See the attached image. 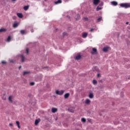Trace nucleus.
<instances>
[{
	"label": "nucleus",
	"mask_w": 130,
	"mask_h": 130,
	"mask_svg": "<svg viewBox=\"0 0 130 130\" xmlns=\"http://www.w3.org/2000/svg\"><path fill=\"white\" fill-rule=\"evenodd\" d=\"M93 31H94V28H91L90 29V32H93Z\"/></svg>",
	"instance_id": "34"
},
{
	"label": "nucleus",
	"mask_w": 130,
	"mask_h": 130,
	"mask_svg": "<svg viewBox=\"0 0 130 130\" xmlns=\"http://www.w3.org/2000/svg\"><path fill=\"white\" fill-rule=\"evenodd\" d=\"M26 53L28 54L29 53V48H27L26 49Z\"/></svg>",
	"instance_id": "31"
},
{
	"label": "nucleus",
	"mask_w": 130,
	"mask_h": 130,
	"mask_svg": "<svg viewBox=\"0 0 130 130\" xmlns=\"http://www.w3.org/2000/svg\"><path fill=\"white\" fill-rule=\"evenodd\" d=\"M11 39H12V38L11 37V36H8V37L7 38L8 42H10V41H11Z\"/></svg>",
	"instance_id": "22"
},
{
	"label": "nucleus",
	"mask_w": 130,
	"mask_h": 130,
	"mask_svg": "<svg viewBox=\"0 0 130 130\" xmlns=\"http://www.w3.org/2000/svg\"><path fill=\"white\" fill-rule=\"evenodd\" d=\"M121 8H125V9H127L130 8V4L128 3H121L120 4Z\"/></svg>",
	"instance_id": "1"
},
{
	"label": "nucleus",
	"mask_w": 130,
	"mask_h": 130,
	"mask_svg": "<svg viewBox=\"0 0 130 130\" xmlns=\"http://www.w3.org/2000/svg\"><path fill=\"white\" fill-rule=\"evenodd\" d=\"M20 57L21 58L22 62H24V61H25V57L24 56V55L23 54L21 55Z\"/></svg>",
	"instance_id": "9"
},
{
	"label": "nucleus",
	"mask_w": 130,
	"mask_h": 130,
	"mask_svg": "<svg viewBox=\"0 0 130 130\" xmlns=\"http://www.w3.org/2000/svg\"><path fill=\"white\" fill-rule=\"evenodd\" d=\"M18 26H19V23L18 22H14V23L13 25V28H17V27H18Z\"/></svg>",
	"instance_id": "7"
},
{
	"label": "nucleus",
	"mask_w": 130,
	"mask_h": 130,
	"mask_svg": "<svg viewBox=\"0 0 130 130\" xmlns=\"http://www.w3.org/2000/svg\"><path fill=\"white\" fill-rule=\"evenodd\" d=\"M45 1V2H47V0H44Z\"/></svg>",
	"instance_id": "42"
},
{
	"label": "nucleus",
	"mask_w": 130,
	"mask_h": 130,
	"mask_svg": "<svg viewBox=\"0 0 130 130\" xmlns=\"http://www.w3.org/2000/svg\"><path fill=\"white\" fill-rule=\"evenodd\" d=\"M111 5H112V6H117L118 3L117 2H115V1H113L111 2Z\"/></svg>",
	"instance_id": "10"
},
{
	"label": "nucleus",
	"mask_w": 130,
	"mask_h": 130,
	"mask_svg": "<svg viewBox=\"0 0 130 130\" xmlns=\"http://www.w3.org/2000/svg\"><path fill=\"white\" fill-rule=\"evenodd\" d=\"M109 49V47H104L103 49V51H104V52H107V51H108V49Z\"/></svg>",
	"instance_id": "8"
},
{
	"label": "nucleus",
	"mask_w": 130,
	"mask_h": 130,
	"mask_svg": "<svg viewBox=\"0 0 130 130\" xmlns=\"http://www.w3.org/2000/svg\"><path fill=\"white\" fill-rule=\"evenodd\" d=\"M2 63L3 64H5L7 63V62H6V61H2Z\"/></svg>",
	"instance_id": "32"
},
{
	"label": "nucleus",
	"mask_w": 130,
	"mask_h": 130,
	"mask_svg": "<svg viewBox=\"0 0 130 130\" xmlns=\"http://www.w3.org/2000/svg\"><path fill=\"white\" fill-rule=\"evenodd\" d=\"M69 97H70V93H66L64 95V98L65 99H68Z\"/></svg>",
	"instance_id": "11"
},
{
	"label": "nucleus",
	"mask_w": 130,
	"mask_h": 130,
	"mask_svg": "<svg viewBox=\"0 0 130 130\" xmlns=\"http://www.w3.org/2000/svg\"><path fill=\"white\" fill-rule=\"evenodd\" d=\"M56 111H57V109L55 108H52V112H53V113H55V112H56Z\"/></svg>",
	"instance_id": "15"
},
{
	"label": "nucleus",
	"mask_w": 130,
	"mask_h": 130,
	"mask_svg": "<svg viewBox=\"0 0 130 130\" xmlns=\"http://www.w3.org/2000/svg\"><path fill=\"white\" fill-rule=\"evenodd\" d=\"M17 0H12V2H16Z\"/></svg>",
	"instance_id": "41"
},
{
	"label": "nucleus",
	"mask_w": 130,
	"mask_h": 130,
	"mask_svg": "<svg viewBox=\"0 0 130 130\" xmlns=\"http://www.w3.org/2000/svg\"><path fill=\"white\" fill-rule=\"evenodd\" d=\"M85 103L87 105H90V104H91V101L87 99L85 100Z\"/></svg>",
	"instance_id": "3"
},
{
	"label": "nucleus",
	"mask_w": 130,
	"mask_h": 130,
	"mask_svg": "<svg viewBox=\"0 0 130 130\" xmlns=\"http://www.w3.org/2000/svg\"><path fill=\"white\" fill-rule=\"evenodd\" d=\"M61 0H58L54 2L55 5H58V4H61Z\"/></svg>",
	"instance_id": "14"
},
{
	"label": "nucleus",
	"mask_w": 130,
	"mask_h": 130,
	"mask_svg": "<svg viewBox=\"0 0 130 130\" xmlns=\"http://www.w3.org/2000/svg\"><path fill=\"white\" fill-rule=\"evenodd\" d=\"M97 53V49L93 48H92V52H91L92 54H96Z\"/></svg>",
	"instance_id": "4"
},
{
	"label": "nucleus",
	"mask_w": 130,
	"mask_h": 130,
	"mask_svg": "<svg viewBox=\"0 0 130 130\" xmlns=\"http://www.w3.org/2000/svg\"><path fill=\"white\" fill-rule=\"evenodd\" d=\"M81 57L82 56H81V55H80V54H78L76 55L75 59H76V60H79V59H81Z\"/></svg>",
	"instance_id": "5"
},
{
	"label": "nucleus",
	"mask_w": 130,
	"mask_h": 130,
	"mask_svg": "<svg viewBox=\"0 0 130 130\" xmlns=\"http://www.w3.org/2000/svg\"><path fill=\"white\" fill-rule=\"evenodd\" d=\"M7 29L6 28H1L0 29V33H2V32H6Z\"/></svg>",
	"instance_id": "16"
},
{
	"label": "nucleus",
	"mask_w": 130,
	"mask_h": 130,
	"mask_svg": "<svg viewBox=\"0 0 130 130\" xmlns=\"http://www.w3.org/2000/svg\"><path fill=\"white\" fill-rule=\"evenodd\" d=\"M81 121H82V122H86V119L82 118L81 119Z\"/></svg>",
	"instance_id": "29"
},
{
	"label": "nucleus",
	"mask_w": 130,
	"mask_h": 130,
	"mask_svg": "<svg viewBox=\"0 0 130 130\" xmlns=\"http://www.w3.org/2000/svg\"><path fill=\"white\" fill-rule=\"evenodd\" d=\"M23 9H24V11H27L28 10V9H29V6H25L23 7Z\"/></svg>",
	"instance_id": "21"
},
{
	"label": "nucleus",
	"mask_w": 130,
	"mask_h": 130,
	"mask_svg": "<svg viewBox=\"0 0 130 130\" xmlns=\"http://www.w3.org/2000/svg\"><path fill=\"white\" fill-rule=\"evenodd\" d=\"M100 3V0H93V4L95 5H98Z\"/></svg>",
	"instance_id": "6"
},
{
	"label": "nucleus",
	"mask_w": 130,
	"mask_h": 130,
	"mask_svg": "<svg viewBox=\"0 0 130 130\" xmlns=\"http://www.w3.org/2000/svg\"><path fill=\"white\" fill-rule=\"evenodd\" d=\"M12 98H13V96H10L9 97V101H10V102H11V103L13 102V100H12Z\"/></svg>",
	"instance_id": "23"
},
{
	"label": "nucleus",
	"mask_w": 130,
	"mask_h": 130,
	"mask_svg": "<svg viewBox=\"0 0 130 130\" xmlns=\"http://www.w3.org/2000/svg\"><path fill=\"white\" fill-rule=\"evenodd\" d=\"M30 85L31 86H34V85H35V83L34 82H32L30 83Z\"/></svg>",
	"instance_id": "30"
},
{
	"label": "nucleus",
	"mask_w": 130,
	"mask_h": 130,
	"mask_svg": "<svg viewBox=\"0 0 130 130\" xmlns=\"http://www.w3.org/2000/svg\"><path fill=\"white\" fill-rule=\"evenodd\" d=\"M100 10H102V7H100L99 6H98L96 9V11L98 12V11H100Z\"/></svg>",
	"instance_id": "20"
},
{
	"label": "nucleus",
	"mask_w": 130,
	"mask_h": 130,
	"mask_svg": "<svg viewBox=\"0 0 130 130\" xmlns=\"http://www.w3.org/2000/svg\"><path fill=\"white\" fill-rule=\"evenodd\" d=\"M63 35H67V32H63Z\"/></svg>",
	"instance_id": "36"
},
{
	"label": "nucleus",
	"mask_w": 130,
	"mask_h": 130,
	"mask_svg": "<svg viewBox=\"0 0 130 130\" xmlns=\"http://www.w3.org/2000/svg\"><path fill=\"white\" fill-rule=\"evenodd\" d=\"M31 32L32 33V32H34V30L31 29Z\"/></svg>",
	"instance_id": "37"
},
{
	"label": "nucleus",
	"mask_w": 130,
	"mask_h": 130,
	"mask_svg": "<svg viewBox=\"0 0 130 130\" xmlns=\"http://www.w3.org/2000/svg\"><path fill=\"white\" fill-rule=\"evenodd\" d=\"M71 112H74V111H72Z\"/></svg>",
	"instance_id": "43"
},
{
	"label": "nucleus",
	"mask_w": 130,
	"mask_h": 130,
	"mask_svg": "<svg viewBox=\"0 0 130 130\" xmlns=\"http://www.w3.org/2000/svg\"><path fill=\"white\" fill-rule=\"evenodd\" d=\"M126 25H128V22H126Z\"/></svg>",
	"instance_id": "38"
},
{
	"label": "nucleus",
	"mask_w": 130,
	"mask_h": 130,
	"mask_svg": "<svg viewBox=\"0 0 130 130\" xmlns=\"http://www.w3.org/2000/svg\"><path fill=\"white\" fill-rule=\"evenodd\" d=\"M76 17V20H79V19H80V15L77 14Z\"/></svg>",
	"instance_id": "26"
},
{
	"label": "nucleus",
	"mask_w": 130,
	"mask_h": 130,
	"mask_svg": "<svg viewBox=\"0 0 130 130\" xmlns=\"http://www.w3.org/2000/svg\"><path fill=\"white\" fill-rule=\"evenodd\" d=\"M30 72L28 71H24L23 72V76H25V75H27V74H29Z\"/></svg>",
	"instance_id": "24"
},
{
	"label": "nucleus",
	"mask_w": 130,
	"mask_h": 130,
	"mask_svg": "<svg viewBox=\"0 0 130 130\" xmlns=\"http://www.w3.org/2000/svg\"><path fill=\"white\" fill-rule=\"evenodd\" d=\"M16 123L18 127V128H20V122H19L18 121H16Z\"/></svg>",
	"instance_id": "18"
},
{
	"label": "nucleus",
	"mask_w": 130,
	"mask_h": 130,
	"mask_svg": "<svg viewBox=\"0 0 130 130\" xmlns=\"http://www.w3.org/2000/svg\"><path fill=\"white\" fill-rule=\"evenodd\" d=\"M102 20V17H100L98 19V22H101Z\"/></svg>",
	"instance_id": "28"
},
{
	"label": "nucleus",
	"mask_w": 130,
	"mask_h": 130,
	"mask_svg": "<svg viewBox=\"0 0 130 130\" xmlns=\"http://www.w3.org/2000/svg\"><path fill=\"white\" fill-rule=\"evenodd\" d=\"M129 25H130V24H129Z\"/></svg>",
	"instance_id": "45"
},
{
	"label": "nucleus",
	"mask_w": 130,
	"mask_h": 130,
	"mask_svg": "<svg viewBox=\"0 0 130 130\" xmlns=\"http://www.w3.org/2000/svg\"><path fill=\"white\" fill-rule=\"evenodd\" d=\"M93 85H96V84H97V81L96 80H93Z\"/></svg>",
	"instance_id": "27"
},
{
	"label": "nucleus",
	"mask_w": 130,
	"mask_h": 130,
	"mask_svg": "<svg viewBox=\"0 0 130 130\" xmlns=\"http://www.w3.org/2000/svg\"><path fill=\"white\" fill-rule=\"evenodd\" d=\"M64 93V90H56V94L57 95H62Z\"/></svg>",
	"instance_id": "2"
},
{
	"label": "nucleus",
	"mask_w": 130,
	"mask_h": 130,
	"mask_svg": "<svg viewBox=\"0 0 130 130\" xmlns=\"http://www.w3.org/2000/svg\"><path fill=\"white\" fill-rule=\"evenodd\" d=\"M9 125L10 126H13V123H10Z\"/></svg>",
	"instance_id": "35"
},
{
	"label": "nucleus",
	"mask_w": 130,
	"mask_h": 130,
	"mask_svg": "<svg viewBox=\"0 0 130 130\" xmlns=\"http://www.w3.org/2000/svg\"><path fill=\"white\" fill-rule=\"evenodd\" d=\"M40 122V120H38V119H36V120H35V124L36 125H37V124H38V123H39Z\"/></svg>",
	"instance_id": "17"
},
{
	"label": "nucleus",
	"mask_w": 130,
	"mask_h": 130,
	"mask_svg": "<svg viewBox=\"0 0 130 130\" xmlns=\"http://www.w3.org/2000/svg\"><path fill=\"white\" fill-rule=\"evenodd\" d=\"M38 1H40V0H38Z\"/></svg>",
	"instance_id": "44"
},
{
	"label": "nucleus",
	"mask_w": 130,
	"mask_h": 130,
	"mask_svg": "<svg viewBox=\"0 0 130 130\" xmlns=\"http://www.w3.org/2000/svg\"><path fill=\"white\" fill-rule=\"evenodd\" d=\"M21 68H22V67H21V66H20V67H19V70H20V69H21Z\"/></svg>",
	"instance_id": "40"
},
{
	"label": "nucleus",
	"mask_w": 130,
	"mask_h": 130,
	"mask_svg": "<svg viewBox=\"0 0 130 130\" xmlns=\"http://www.w3.org/2000/svg\"><path fill=\"white\" fill-rule=\"evenodd\" d=\"M100 76V74H98V77H99Z\"/></svg>",
	"instance_id": "39"
},
{
	"label": "nucleus",
	"mask_w": 130,
	"mask_h": 130,
	"mask_svg": "<svg viewBox=\"0 0 130 130\" xmlns=\"http://www.w3.org/2000/svg\"><path fill=\"white\" fill-rule=\"evenodd\" d=\"M89 98H90V99H92L94 98V95H93V93H90L89 95Z\"/></svg>",
	"instance_id": "19"
},
{
	"label": "nucleus",
	"mask_w": 130,
	"mask_h": 130,
	"mask_svg": "<svg viewBox=\"0 0 130 130\" xmlns=\"http://www.w3.org/2000/svg\"><path fill=\"white\" fill-rule=\"evenodd\" d=\"M84 20H85V21H88V19L87 17H84Z\"/></svg>",
	"instance_id": "33"
},
{
	"label": "nucleus",
	"mask_w": 130,
	"mask_h": 130,
	"mask_svg": "<svg viewBox=\"0 0 130 130\" xmlns=\"http://www.w3.org/2000/svg\"><path fill=\"white\" fill-rule=\"evenodd\" d=\"M20 33L23 35L26 33V31H25V30H20Z\"/></svg>",
	"instance_id": "25"
},
{
	"label": "nucleus",
	"mask_w": 130,
	"mask_h": 130,
	"mask_svg": "<svg viewBox=\"0 0 130 130\" xmlns=\"http://www.w3.org/2000/svg\"><path fill=\"white\" fill-rule=\"evenodd\" d=\"M88 36V33L87 32H84L82 34V37L83 38H86Z\"/></svg>",
	"instance_id": "12"
},
{
	"label": "nucleus",
	"mask_w": 130,
	"mask_h": 130,
	"mask_svg": "<svg viewBox=\"0 0 130 130\" xmlns=\"http://www.w3.org/2000/svg\"><path fill=\"white\" fill-rule=\"evenodd\" d=\"M17 15L18 16V17H19L20 19H22L23 18V14L22 13H17Z\"/></svg>",
	"instance_id": "13"
}]
</instances>
